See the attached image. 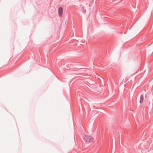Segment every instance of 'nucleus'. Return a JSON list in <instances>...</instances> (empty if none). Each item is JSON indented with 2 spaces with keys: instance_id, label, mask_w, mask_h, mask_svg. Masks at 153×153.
<instances>
[{
  "instance_id": "nucleus-3",
  "label": "nucleus",
  "mask_w": 153,
  "mask_h": 153,
  "mask_svg": "<svg viewBox=\"0 0 153 153\" xmlns=\"http://www.w3.org/2000/svg\"><path fill=\"white\" fill-rule=\"evenodd\" d=\"M58 13L59 16H61L63 13L62 10H59Z\"/></svg>"
},
{
  "instance_id": "nucleus-1",
  "label": "nucleus",
  "mask_w": 153,
  "mask_h": 153,
  "mask_svg": "<svg viewBox=\"0 0 153 153\" xmlns=\"http://www.w3.org/2000/svg\"><path fill=\"white\" fill-rule=\"evenodd\" d=\"M84 139L86 142L89 143L93 142L94 138L92 136L85 135L84 137Z\"/></svg>"
},
{
  "instance_id": "nucleus-4",
  "label": "nucleus",
  "mask_w": 153,
  "mask_h": 153,
  "mask_svg": "<svg viewBox=\"0 0 153 153\" xmlns=\"http://www.w3.org/2000/svg\"><path fill=\"white\" fill-rule=\"evenodd\" d=\"M62 7H60L59 8V10H62Z\"/></svg>"
},
{
  "instance_id": "nucleus-2",
  "label": "nucleus",
  "mask_w": 153,
  "mask_h": 153,
  "mask_svg": "<svg viewBox=\"0 0 153 153\" xmlns=\"http://www.w3.org/2000/svg\"><path fill=\"white\" fill-rule=\"evenodd\" d=\"M143 101V97L142 95H141L140 97V103H142Z\"/></svg>"
}]
</instances>
